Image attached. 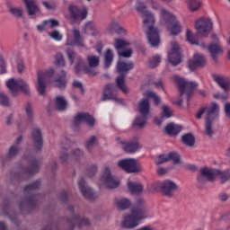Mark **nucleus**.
Listing matches in <instances>:
<instances>
[{"label": "nucleus", "mask_w": 230, "mask_h": 230, "mask_svg": "<svg viewBox=\"0 0 230 230\" xmlns=\"http://www.w3.org/2000/svg\"><path fill=\"white\" fill-rule=\"evenodd\" d=\"M136 10L144 19V28H147L146 31V35L147 37V40L153 48L155 46H159V42H161V37L159 36V30L154 27L155 24V18L154 14L146 10V4L143 2H137Z\"/></svg>", "instance_id": "f257e3e1"}, {"label": "nucleus", "mask_w": 230, "mask_h": 230, "mask_svg": "<svg viewBox=\"0 0 230 230\" xmlns=\"http://www.w3.org/2000/svg\"><path fill=\"white\" fill-rule=\"evenodd\" d=\"M70 18L74 22L85 21L87 19V8L80 9L78 6L71 4L68 7Z\"/></svg>", "instance_id": "4468645a"}, {"label": "nucleus", "mask_w": 230, "mask_h": 230, "mask_svg": "<svg viewBox=\"0 0 230 230\" xmlns=\"http://www.w3.org/2000/svg\"><path fill=\"white\" fill-rule=\"evenodd\" d=\"M115 205L117 206L118 209H121L122 211L125 209H128L132 203L130 199L127 198H119L115 199Z\"/></svg>", "instance_id": "473e14b6"}, {"label": "nucleus", "mask_w": 230, "mask_h": 230, "mask_svg": "<svg viewBox=\"0 0 230 230\" xmlns=\"http://www.w3.org/2000/svg\"><path fill=\"white\" fill-rule=\"evenodd\" d=\"M204 66H206V58L200 54H195L193 59L188 63L190 71H195L197 67H204Z\"/></svg>", "instance_id": "5701e85b"}, {"label": "nucleus", "mask_w": 230, "mask_h": 230, "mask_svg": "<svg viewBox=\"0 0 230 230\" xmlns=\"http://www.w3.org/2000/svg\"><path fill=\"white\" fill-rule=\"evenodd\" d=\"M148 217V209H146V205L145 200L141 198L136 200L135 205L131 208V215L124 217L122 222V227L125 229H134L139 226L140 220H145Z\"/></svg>", "instance_id": "7ed1b4c3"}, {"label": "nucleus", "mask_w": 230, "mask_h": 230, "mask_svg": "<svg viewBox=\"0 0 230 230\" xmlns=\"http://www.w3.org/2000/svg\"><path fill=\"white\" fill-rule=\"evenodd\" d=\"M27 10L28 15H36V13H39L40 12V9L39 8V5L37 4V2L35 0H22Z\"/></svg>", "instance_id": "c85d7f7f"}, {"label": "nucleus", "mask_w": 230, "mask_h": 230, "mask_svg": "<svg viewBox=\"0 0 230 230\" xmlns=\"http://www.w3.org/2000/svg\"><path fill=\"white\" fill-rule=\"evenodd\" d=\"M26 159L30 162V166L25 170V172L27 175H35L39 172V168H40L39 160L31 156H26Z\"/></svg>", "instance_id": "cd10ccee"}, {"label": "nucleus", "mask_w": 230, "mask_h": 230, "mask_svg": "<svg viewBox=\"0 0 230 230\" xmlns=\"http://www.w3.org/2000/svg\"><path fill=\"white\" fill-rule=\"evenodd\" d=\"M186 40L189 41L190 44L199 46V40L193 36L191 31L189 29L186 31Z\"/></svg>", "instance_id": "de8ad7c7"}, {"label": "nucleus", "mask_w": 230, "mask_h": 230, "mask_svg": "<svg viewBox=\"0 0 230 230\" xmlns=\"http://www.w3.org/2000/svg\"><path fill=\"white\" fill-rule=\"evenodd\" d=\"M172 117V110L170 107L166 105L162 106V118H171Z\"/></svg>", "instance_id": "bf43d9fd"}, {"label": "nucleus", "mask_w": 230, "mask_h": 230, "mask_svg": "<svg viewBox=\"0 0 230 230\" xmlns=\"http://www.w3.org/2000/svg\"><path fill=\"white\" fill-rule=\"evenodd\" d=\"M116 84H117V87L119 88L120 91H122V93H124V94H128V88L125 84V75H120L116 78Z\"/></svg>", "instance_id": "58836bf2"}, {"label": "nucleus", "mask_w": 230, "mask_h": 230, "mask_svg": "<svg viewBox=\"0 0 230 230\" xmlns=\"http://www.w3.org/2000/svg\"><path fill=\"white\" fill-rule=\"evenodd\" d=\"M19 154V146L17 145L12 146L9 149L7 158L12 159V157H15Z\"/></svg>", "instance_id": "13d9d810"}, {"label": "nucleus", "mask_w": 230, "mask_h": 230, "mask_svg": "<svg viewBox=\"0 0 230 230\" xmlns=\"http://www.w3.org/2000/svg\"><path fill=\"white\" fill-rule=\"evenodd\" d=\"M181 130H182V126L175 125L173 123H171L165 127V132L169 136H177Z\"/></svg>", "instance_id": "72a5a7b5"}, {"label": "nucleus", "mask_w": 230, "mask_h": 230, "mask_svg": "<svg viewBox=\"0 0 230 230\" xmlns=\"http://www.w3.org/2000/svg\"><path fill=\"white\" fill-rule=\"evenodd\" d=\"M73 38H67L66 41V46H76L77 48H85L84 37L80 34L78 29L72 30Z\"/></svg>", "instance_id": "f3484780"}, {"label": "nucleus", "mask_w": 230, "mask_h": 230, "mask_svg": "<svg viewBox=\"0 0 230 230\" xmlns=\"http://www.w3.org/2000/svg\"><path fill=\"white\" fill-rule=\"evenodd\" d=\"M168 155H160L156 159V164H163V163H168Z\"/></svg>", "instance_id": "774afa93"}, {"label": "nucleus", "mask_w": 230, "mask_h": 230, "mask_svg": "<svg viewBox=\"0 0 230 230\" xmlns=\"http://www.w3.org/2000/svg\"><path fill=\"white\" fill-rule=\"evenodd\" d=\"M169 161H172L173 164H179L181 163V155L177 152H171L168 154Z\"/></svg>", "instance_id": "6e6d98bb"}, {"label": "nucleus", "mask_w": 230, "mask_h": 230, "mask_svg": "<svg viewBox=\"0 0 230 230\" xmlns=\"http://www.w3.org/2000/svg\"><path fill=\"white\" fill-rule=\"evenodd\" d=\"M115 49H117L119 57L123 58H130L132 57V49H127L130 43L125 40L115 39Z\"/></svg>", "instance_id": "ddd939ff"}, {"label": "nucleus", "mask_w": 230, "mask_h": 230, "mask_svg": "<svg viewBox=\"0 0 230 230\" xmlns=\"http://www.w3.org/2000/svg\"><path fill=\"white\" fill-rule=\"evenodd\" d=\"M78 186L80 192L82 193L83 197H84V199H87L88 200H94L98 199V195L94 193L93 189L85 185V180L84 178H80L78 181Z\"/></svg>", "instance_id": "a211bd4d"}, {"label": "nucleus", "mask_w": 230, "mask_h": 230, "mask_svg": "<svg viewBox=\"0 0 230 230\" xmlns=\"http://www.w3.org/2000/svg\"><path fill=\"white\" fill-rule=\"evenodd\" d=\"M81 30L83 35H92V37H98V35H100V31L94 22H87L82 26Z\"/></svg>", "instance_id": "393cba45"}, {"label": "nucleus", "mask_w": 230, "mask_h": 230, "mask_svg": "<svg viewBox=\"0 0 230 230\" xmlns=\"http://www.w3.org/2000/svg\"><path fill=\"white\" fill-rule=\"evenodd\" d=\"M77 61L75 63V75H80V73H82V69L84 70V60H82V58L80 57H77Z\"/></svg>", "instance_id": "5fc2aeb1"}, {"label": "nucleus", "mask_w": 230, "mask_h": 230, "mask_svg": "<svg viewBox=\"0 0 230 230\" xmlns=\"http://www.w3.org/2000/svg\"><path fill=\"white\" fill-rule=\"evenodd\" d=\"M6 73V63L4 62V58L0 55V75H5Z\"/></svg>", "instance_id": "69168bd1"}, {"label": "nucleus", "mask_w": 230, "mask_h": 230, "mask_svg": "<svg viewBox=\"0 0 230 230\" xmlns=\"http://www.w3.org/2000/svg\"><path fill=\"white\" fill-rule=\"evenodd\" d=\"M110 33H112V31H115V33H117V35H127V31L119 26V24H118V22H113L111 23L110 27L108 28Z\"/></svg>", "instance_id": "f704fd0d"}, {"label": "nucleus", "mask_w": 230, "mask_h": 230, "mask_svg": "<svg viewBox=\"0 0 230 230\" xmlns=\"http://www.w3.org/2000/svg\"><path fill=\"white\" fill-rule=\"evenodd\" d=\"M173 81L177 84L180 92V98L177 101H173V103L174 105H178V107H182V103L184 102L182 100V96L185 95L187 102H190V98H191L193 91L196 89L198 84L196 82L186 81L179 75H175L173 77Z\"/></svg>", "instance_id": "39448f33"}, {"label": "nucleus", "mask_w": 230, "mask_h": 230, "mask_svg": "<svg viewBox=\"0 0 230 230\" xmlns=\"http://www.w3.org/2000/svg\"><path fill=\"white\" fill-rule=\"evenodd\" d=\"M148 64H149V67H152V68L157 67V66L161 64V56L159 55L153 56L152 58H149Z\"/></svg>", "instance_id": "3c124183"}, {"label": "nucleus", "mask_w": 230, "mask_h": 230, "mask_svg": "<svg viewBox=\"0 0 230 230\" xmlns=\"http://www.w3.org/2000/svg\"><path fill=\"white\" fill-rule=\"evenodd\" d=\"M138 111L142 116H148L150 113V101L148 99H142L138 102Z\"/></svg>", "instance_id": "c756f323"}, {"label": "nucleus", "mask_w": 230, "mask_h": 230, "mask_svg": "<svg viewBox=\"0 0 230 230\" xmlns=\"http://www.w3.org/2000/svg\"><path fill=\"white\" fill-rule=\"evenodd\" d=\"M208 52L210 53L213 60H217V55H218V53H222V47L217 43H211L208 46Z\"/></svg>", "instance_id": "4c0bfd02"}, {"label": "nucleus", "mask_w": 230, "mask_h": 230, "mask_svg": "<svg viewBox=\"0 0 230 230\" xmlns=\"http://www.w3.org/2000/svg\"><path fill=\"white\" fill-rule=\"evenodd\" d=\"M84 121L89 127H94V117L89 113H77L74 119V125H80Z\"/></svg>", "instance_id": "4be33fe9"}, {"label": "nucleus", "mask_w": 230, "mask_h": 230, "mask_svg": "<svg viewBox=\"0 0 230 230\" xmlns=\"http://www.w3.org/2000/svg\"><path fill=\"white\" fill-rule=\"evenodd\" d=\"M55 64L58 67H64L66 66V60L64 59V56L62 53L58 52L55 56Z\"/></svg>", "instance_id": "603ef678"}, {"label": "nucleus", "mask_w": 230, "mask_h": 230, "mask_svg": "<svg viewBox=\"0 0 230 230\" xmlns=\"http://www.w3.org/2000/svg\"><path fill=\"white\" fill-rule=\"evenodd\" d=\"M118 166L127 172V173H139L143 168L141 164L137 163V161L134 158H126L119 160L118 162Z\"/></svg>", "instance_id": "9b49d317"}, {"label": "nucleus", "mask_w": 230, "mask_h": 230, "mask_svg": "<svg viewBox=\"0 0 230 230\" xmlns=\"http://www.w3.org/2000/svg\"><path fill=\"white\" fill-rule=\"evenodd\" d=\"M68 211L72 213L71 218L66 220V226H68V230L75 229V226L84 227V226H89L91 222L88 218L81 217L80 215H75V207L68 206Z\"/></svg>", "instance_id": "9d476101"}, {"label": "nucleus", "mask_w": 230, "mask_h": 230, "mask_svg": "<svg viewBox=\"0 0 230 230\" xmlns=\"http://www.w3.org/2000/svg\"><path fill=\"white\" fill-rule=\"evenodd\" d=\"M146 123V116H138L135 119L132 127H137V128H143Z\"/></svg>", "instance_id": "79ce46f5"}, {"label": "nucleus", "mask_w": 230, "mask_h": 230, "mask_svg": "<svg viewBox=\"0 0 230 230\" xmlns=\"http://www.w3.org/2000/svg\"><path fill=\"white\" fill-rule=\"evenodd\" d=\"M114 60V53L111 49H108L104 54V67L105 69H109L111 66H112V61Z\"/></svg>", "instance_id": "e433bc0d"}, {"label": "nucleus", "mask_w": 230, "mask_h": 230, "mask_svg": "<svg viewBox=\"0 0 230 230\" xmlns=\"http://www.w3.org/2000/svg\"><path fill=\"white\" fill-rule=\"evenodd\" d=\"M217 173H216V177H220L222 182H226V181H229L230 179V172L229 170L226 171H220L217 169Z\"/></svg>", "instance_id": "49530a36"}, {"label": "nucleus", "mask_w": 230, "mask_h": 230, "mask_svg": "<svg viewBox=\"0 0 230 230\" xmlns=\"http://www.w3.org/2000/svg\"><path fill=\"white\" fill-rule=\"evenodd\" d=\"M87 60L90 67H98L100 66V58L96 56H88Z\"/></svg>", "instance_id": "09e8293b"}, {"label": "nucleus", "mask_w": 230, "mask_h": 230, "mask_svg": "<svg viewBox=\"0 0 230 230\" xmlns=\"http://www.w3.org/2000/svg\"><path fill=\"white\" fill-rule=\"evenodd\" d=\"M181 47L178 43H173L168 53V60L172 66H179L181 62Z\"/></svg>", "instance_id": "dca6fc26"}, {"label": "nucleus", "mask_w": 230, "mask_h": 230, "mask_svg": "<svg viewBox=\"0 0 230 230\" xmlns=\"http://www.w3.org/2000/svg\"><path fill=\"white\" fill-rule=\"evenodd\" d=\"M96 143V137L93 136L87 142H86V150L88 152H91L92 148L94 146V144Z\"/></svg>", "instance_id": "0e129e2a"}, {"label": "nucleus", "mask_w": 230, "mask_h": 230, "mask_svg": "<svg viewBox=\"0 0 230 230\" xmlns=\"http://www.w3.org/2000/svg\"><path fill=\"white\" fill-rule=\"evenodd\" d=\"M181 141L184 145H187V146H193V145H195V137L188 133L182 136Z\"/></svg>", "instance_id": "37998d69"}, {"label": "nucleus", "mask_w": 230, "mask_h": 230, "mask_svg": "<svg viewBox=\"0 0 230 230\" xmlns=\"http://www.w3.org/2000/svg\"><path fill=\"white\" fill-rule=\"evenodd\" d=\"M220 112V107L218 104H212L208 110V117L205 119V134L208 137H213V121L218 119V114Z\"/></svg>", "instance_id": "0eeeda50"}, {"label": "nucleus", "mask_w": 230, "mask_h": 230, "mask_svg": "<svg viewBox=\"0 0 230 230\" xmlns=\"http://www.w3.org/2000/svg\"><path fill=\"white\" fill-rule=\"evenodd\" d=\"M200 176L198 177L199 182H202V177L207 178V180L209 181V182H213L215 179L217 178V169H209L208 167H203L199 170Z\"/></svg>", "instance_id": "b1692460"}, {"label": "nucleus", "mask_w": 230, "mask_h": 230, "mask_svg": "<svg viewBox=\"0 0 230 230\" xmlns=\"http://www.w3.org/2000/svg\"><path fill=\"white\" fill-rule=\"evenodd\" d=\"M100 181L103 185L106 186V188H108V190H114V188H118L119 186V181L112 177L111 174V169L109 167H105Z\"/></svg>", "instance_id": "2eb2a0df"}, {"label": "nucleus", "mask_w": 230, "mask_h": 230, "mask_svg": "<svg viewBox=\"0 0 230 230\" xmlns=\"http://www.w3.org/2000/svg\"><path fill=\"white\" fill-rule=\"evenodd\" d=\"M40 188V181H33L23 188L24 197L19 203L20 211H31L39 206L41 195L35 194L37 190Z\"/></svg>", "instance_id": "20e7f679"}, {"label": "nucleus", "mask_w": 230, "mask_h": 230, "mask_svg": "<svg viewBox=\"0 0 230 230\" xmlns=\"http://www.w3.org/2000/svg\"><path fill=\"white\" fill-rule=\"evenodd\" d=\"M195 29L198 35L208 37L213 30V21L209 18L201 17L195 22Z\"/></svg>", "instance_id": "1a4fd4ad"}, {"label": "nucleus", "mask_w": 230, "mask_h": 230, "mask_svg": "<svg viewBox=\"0 0 230 230\" xmlns=\"http://www.w3.org/2000/svg\"><path fill=\"white\" fill-rule=\"evenodd\" d=\"M66 55L68 57V59L70 61L71 66H73V64H75V58H76V52H75L71 49H66Z\"/></svg>", "instance_id": "052dcab7"}, {"label": "nucleus", "mask_w": 230, "mask_h": 230, "mask_svg": "<svg viewBox=\"0 0 230 230\" xmlns=\"http://www.w3.org/2000/svg\"><path fill=\"white\" fill-rule=\"evenodd\" d=\"M96 172H98V167L96 165H91L86 169V175L87 177H94Z\"/></svg>", "instance_id": "680f3d73"}, {"label": "nucleus", "mask_w": 230, "mask_h": 230, "mask_svg": "<svg viewBox=\"0 0 230 230\" xmlns=\"http://www.w3.org/2000/svg\"><path fill=\"white\" fill-rule=\"evenodd\" d=\"M132 69H134V63L132 61H119L117 64L118 73H127Z\"/></svg>", "instance_id": "7c9ffc66"}, {"label": "nucleus", "mask_w": 230, "mask_h": 230, "mask_svg": "<svg viewBox=\"0 0 230 230\" xmlns=\"http://www.w3.org/2000/svg\"><path fill=\"white\" fill-rule=\"evenodd\" d=\"M0 105L2 107H10V99L4 93H0Z\"/></svg>", "instance_id": "4d7b16f0"}, {"label": "nucleus", "mask_w": 230, "mask_h": 230, "mask_svg": "<svg viewBox=\"0 0 230 230\" xmlns=\"http://www.w3.org/2000/svg\"><path fill=\"white\" fill-rule=\"evenodd\" d=\"M213 105H217V102H211L209 105L201 107L196 114L197 119H200V118H202V114H204V112H206V114H207L206 118H208V111H209V109H211V107H213Z\"/></svg>", "instance_id": "c03bdc74"}, {"label": "nucleus", "mask_w": 230, "mask_h": 230, "mask_svg": "<svg viewBox=\"0 0 230 230\" xmlns=\"http://www.w3.org/2000/svg\"><path fill=\"white\" fill-rule=\"evenodd\" d=\"M93 66H84V72L86 74V75H90V76H96L97 75V72L96 70H94L93 68Z\"/></svg>", "instance_id": "338daca9"}, {"label": "nucleus", "mask_w": 230, "mask_h": 230, "mask_svg": "<svg viewBox=\"0 0 230 230\" xmlns=\"http://www.w3.org/2000/svg\"><path fill=\"white\" fill-rule=\"evenodd\" d=\"M178 188L179 187L175 184V182L170 180H165L161 184V191L163 195H164L165 197H169V199H172V197H173V193L177 191Z\"/></svg>", "instance_id": "6ab92c4d"}, {"label": "nucleus", "mask_w": 230, "mask_h": 230, "mask_svg": "<svg viewBox=\"0 0 230 230\" xmlns=\"http://www.w3.org/2000/svg\"><path fill=\"white\" fill-rule=\"evenodd\" d=\"M67 107V102L63 96L56 97V109L58 111H66Z\"/></svg>", "instance_id": "a19ab883"}, {"label": "nucleus", "mask_w": 230, "mask_h": 230, "mask_svg": "<svg viewBox=\"0 0 230 230\" xmlns=\"http://www.w3.org/2000/svg\"><path fill=\"white\" fill-rule=\"evenodd\" d=\"M6 86L13 96H17L19 91H22L25 94H30V86L28 85V83L22 79L11 78L7 81Z\"/></svg>", "instance_id": "6e6552de"}, {"label": "nucleus", "mask_w": 230, "mask_h": 230, "mask_svg": "<svg viewBox=\"0 0 230 230\" xmlns=\"http://www.w3.org/2000/svg\"><path fill=\"white\" fill-rule=\"evenodd\" d=\"M25 112H26V116L29 123H31V121H33V109L31 108V103L30 102L26 103Z\"/></svg>", "instance_id": "864d4df0"}, {"label": "nucleus", "mask_w": 230, "mask_h": 230, "mask_svg": "<svg viewBox=\"0 0 230 230\" xmlns=\"http://www.w3.org/2000/svg\"><path fill=\"white\" fill-rule=\"evenodd\" d=\"M82 155H84V151L80 149H75L71 155H69L67 154V148L64 147L61 154L59 155V158L61 163H67L69 159H75V161H78Z\"/></svg>", "instance_id": "aec40b11"}, {"label": "nucleus", "mask_w": 230, "mask_h": 230, "mask_svg": "<svg viewBox=\"0 0 230 230\" xmlns=\"http://www.w3.org/2000/svg\"><path fill=\"white\" fill-rule=\"evenodd\" d=\"M120 145H122V148L126 154H134L137 152L138 148H140L137 138H134L133 140L128 142L121 141Z\"/></svg>", "instance_id": "a878e982"}, {"label": "nucleus", "mask_w": 230, "mask_h": 230, "mask_svg": "<svg viewBox=\"0 0 230 230\" xmlns=\"http://www.w3.org/2000/svg\"><path fill=\"white\" fill-rule=\"evenodd\" d=\"M55 76V69L52 67L45 71H38V83H37V91L40 96H44L46 93V82H50L54 84L55 87L58 89H66L67 85V79L66 78V71L61 70L59 75L53 79Z\"/></svg>", "instance_id": "f03ea898"}, {"label": "nucleus", "mask_w": 230, "mask_h": 230, "mask_svg": "<svg viewBox=\"0 0 230 230\" xmlns=\"http://www.w3.org/2000/svg\"><path fill=\"white\" fill-rule=\"evenodd\" d=\"M161 18L167 25V30L170 31L171 35H179L181 31V23L177 21V17L172 15L166 9L161 10Z\"/></svg>", "instance_id": "423d86ee"}, {"label": "nucleus", "mask_w": 230, "mask_h": 230, "mask_svg": "<svg viewBox=\"0 0 230 230\" xmlns=\"http://www.w3.org/2000/svg\"><path fill=\"white\" fill-rule=\"evenodd\" d=\"M186 3L190 12H197L202 6V4L199 0H186Z\"/></svg>", "instance_id": "ea45409f"}, {"label": "nucleus", "mask_w": 230, "mask_h": 230, "mask_svg": "<svg viewBox=\"0 0 230 230\" xmlns=\"http://www.w3.org/2000/svg\"><path fill=\"white\" fill-rule=\"evenodd\" d=\"M128 190L131 195H139L143 193V185L137 182L128 181Z\"/></svg>", "instance_id": "2f4dec72"}, {"label": "nucleus", "mask_w": 230, "mask_h": 230, "mask_svg": "<svg viewBox=\"0 0 230 230\" xmlns=\"http://www.w3.org/2000/svg\"><path fill=\"white\" fill-rule=\"evenodd\" d=\"M11 64L12 66H13V64H17L18 73H22L24 71V60L22 59V57L13 56L11 58Z\"/></svg>", "instance_id": "c9c22d12"}, {"label": "nucleus", "mask_w": 230, "mask_h": 230, "mask_svg": "<svg viewBox=\"0 0 230 230\" xmlns=\"http://www.w3.org/2000/svg\"><path fill=\"white\" fill-rule=\"evenodd\" d=\"M118 93V86L114 84H108L105 85L102 102H105L107 100H113L116 103L123 104L124 101L121 98H117L116 93Z\"/></svg>", "instance_id": "f8f14e48"}, {"label": "nucleus", "mask_w": 230, "mask_h": 230, "mask_svg": "<svg viewBox=\"0 0 230 230\" xmlns=\"http://www.w3.org/2000/svg\"><path fill=\"white\" fill-rule=\"evenodd\" d=\"M8 10L13 17H16V19H21L22 17V8L21 7H12L11 5H8Z\"/></svg>", "instance_id": "a18cd8bd"}, {"label": "nucleus", "mask_w": 230, "mask_h": 230, "mask_svg": "<svg viewBox=\"0 0 230 230\" xmlns=\"http://www.w3.org/2000/svg\"><path fill=\"white\" fill-rule=\"evenodd\" d=\"M212 78L214 82H216V84H217V85H219V87L223 89V91H229L230 80L227 77L218 75H214Z\"/></svg>", "instance_id": "bb28decb"}, {"label": "nucleus", "mask_w": 230, "mask_h": 230, "mask_svg": "<svg viewBox=\"0 0 230 230\" xmlns=\"http://www.w3.org/2000/svg\"><path fill=\"white\" fill-rule=\"evenodd\" d=\"M146 96V98H152L155 102V105H159V103H161V97L155 93V92L147 91Z\"/></svg>", "instance_id": "8fccbe9b"}, {"label": "nucleus", "mask_w": 230, "mask_h": 230, "mask_svg": "<svg viewBox=\"0 0 230 230\" xmlns=\"http://www.w3.org/2000/svg\"><path fill=\"white\" fill-rule=\"evenodd\" d=\"M31 139L34 145L35 150L40 152L42 146L44 145V139L42 138V132L40 128H35L31 131Z\"/></svg>", "instance_id": "412c9836"}, {"label": "nucleus", "mask_w": 230, "mask_h": 230, "mask_svg": "<svg viewBox=\"0 0 230 230\" xmlns=\"http://www.w3.org/2000/svg\"><path fill=\"white\" fill-rule=\"evenodd\" d=\"M49 37H51V39H54V40H58L60 41L63 39V35L60 34V32L58 31H53L52 32L49 33Z\"/></svg>", "instance_id": "e2e57ef3"}]
</instances>
